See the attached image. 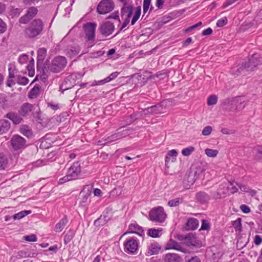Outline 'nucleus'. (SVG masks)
Instances as JSON below:
<instances>
[{"instance_id":"obj_1","label":"nucleus","mask_w":262,"mask_h":262,"mask_svg":"<svg viewBox=\"0 0 262 262\" xmlns=\"http://www.w3.org/2000/svg\"><path fill=\"white\" fill-rule=\"evenodd\" d=\"M262 64V57L257 53L253 54L247 62H243L238 68H233L231 71L233 75H238L242 71H253L258 65Z\"/></svg>"},{"instance_id":"obj_2","label":"nucleus","mask_w":262,"mask_h":262,"mask_svg":"<svg viewBox=\"0 0 262 262\" xmlns=\"http://www.w3.org/2000/svg\"><path fill=\"white\" fill-rule=\"evenodd\" d=\"M43 29V24L41 19H33L24 32L25 37L28 39H34L41 35Z\"/></svg>"},{"instance_id":"obj_3","label":"nucleus","mask_w":262,"mask_h":262,"mask_svg":"<svg viewBox=\"0 0 262 262\" xmlns=\"http://www.w3.org/2000/svg\"><path fill=\"white\" fill-rule=\"evenodd\" d=\"M48 62H49L48 60ZM67 63V60L66 57L61 56H57L53 59L50 66H48L47 61H46L43 66L41 67L42 73L44 74L45 70H49L53 73H58L65 68Z\"/></svg>"},{"instance_id":"obj_4","label":"nucleus","mask_w":262,"mask_h":262,"mask_svg":"<svg viewBox=\"0 0 262 262\" xmlns=\"http://www.w3.org/2000/svg\"><path fill=\"white\" fill-rule=\"evenodd\" d=\"M149 219L155 222L163 223L166 217V214L164 212V208L161 206H158L152 208L149 212Z\"/></svg>"},{"instance_id":"obj_5","label":"nucleus","mask_w":262,"mask_h":262,"mask_svg":"<svg viewBox=\"0 0 262 262\" xmlns=\"http://www.w3.org/2000/svg\"><path fill=\"white\" fill-rule=\"evenodd\" d=\"M122 129V127L119 128L117 132L114 133L112 135L108 136L107 138H106L104 141L105 142L103 143L102 141H99L98 142L100 145H104L106 143H110L113 142H114L117 140L121 139L122 138H124L129 135V129Z\"/></svg>"},{"instance_id":"obj_6","label":"nucleus","mask_w":262,"mask_h":262,"mask_svg":"<svg viewBox=\"0 0 262 262\" xmlns=\"http://www.w3.org/2000/svg\"><path fill=\"white\" fill-rule=\"evenodd\" d=\"M124 247L125 252L127 253L136 254L139 248V242L135 237L129 238L124 242Z\"/></svg>"},{"instance_id":"obj_7","label":"nucleus","mask_w":262,"mask_h":262,"mask_svg":"<svg viewBox=\"0 0 262 262\" xmlns=\"http://www.w3.org/2000/svg\"><path fill=\"white\" fill-rule=\"evenodd\" d=\"M114 6V3L112 0H102L98 4L97 10L98 13L104 14L112 11Z\"/></svg>"},{"instance_id":"obj_8","label":"nucleus","mask_w":262,"mask_h":262,"mask_svg":"<svg viewBox=\"0 0 262 262\" xmlns=\"http://www.w3.org/2000/svg\"><path fill=\"white\" fill-rule=\"evenodd\" d=\"M26 140L18 135L12 136L10 140V144L14 150H22L26 147Z\"/></svg>"},{"instance_id":"obj_9","label":"nucleus","mask_w":262,"mask_h":262,"mask_svg":"<svg viewBox=\"0 0 262 262\" xmlns=\"http://www.w3.org/2000/svg\"><path fill=\"white\" fill-rule=\"evenodd\" d=\"M38 11L37 8L31 7L26 11V13L19 19V23L21 24H27L37 15Z\"/></svg>"},{"instance_id":"obj_10","label":"nucleus","mask_w":262,"mask_h":262,"mask_svg":"<svg viewBox=\"0 0 262 262\" xmlns=\"http://www.w3.org/2000/svg\"><path fill=\"white\" fill-rule=\"evenodd\" d=\"M172 101L171 99H166L157 105L151 106V107L154 114L164 113L165 110L172 106Z\"/></svg>"},{"instance_id":"obj_11","label":"nucleus","mask_w":262,"mask_h":262,"mask_svg":"<svg viewBox=\"0 0 262 262\" xmlns=\"http://www.w3.org/2000/svg\"><path fill=\"white\" fill-rule=\"evenodd\" d=\"M96 25L93 23H88L84 25L85 38L88 41L93 40L95 38V32Z\"/></svg>"},{"instance_id":"obj_12","label":"nucleus","mask_w":262,"mask_h":262,"mask_svg":"<svg viewBox=\"0 0 262 262\" xmlns=\"http://www.w3.org/2000/svg\"><path fill=\"white\" fill-rule=\"evenodd\" d=\"M115 29L113 23L106 21L102 24L99 28L101 34L104 36L111 35Z\"/></svg>"},{"instance_id":"obj_13","label":"nucleus","mask_w":262,"mask_h":262,"mask_svg":"<svg viewBox=\"0 0 262 262\" xmlns=\"http://www.w3.org/2000/svg\"><path fill=\"white\" fill-rule=\"evenodd\" d=\"M81 171L80 163L77 161L74 163L69 168L68 174L71 177L72 180H75L81 173Z\"/></svg>"},{"instance_id":"obj_14","label":"nucleus","mask_w":262,"mask_h":262,"mask_svg":"<svg viewBox=\"0 0 262 262\" xmlns=\"http://www.w3.org/2000/svg\"><path fill=\"white\" fill-rule=\"evenodd\" d=\"M127 233L136 234L141 237L144 236L145 235L143 228L136 223H132L129 225L128 230L125 234Z\"/></svg>"},{"instance_id":"obj_15","label":"nucleus","mask_w":262,"mask_h":262,"mask_svg":"<svg viewBox=\"0 0 262 262\" xmlns=\"http://www.w3.org/2000/svg\"><path fill=\"white\" fill-rule=\"evenodd\" d=\"M226 190L227 189L225 185H220L219 188L216 191L211 192L213 199L215 200H219L222 198H224L226 194Z\"/></svg>"},{"instance_id":"obj_16","label":"nucleus","mask_w":262,"mask_h":262,"mask_svg":"<svg viewBox=\"0 0 262 262\" xmlns=\"http://www.w3.org/2000/svg\"><path fill=\"white\" fill-rule=\"evenodd\" d=\"M166 250L174 249L178 251L186 253V250L181 247L177 242L172 239H170L166 244L165 248Z\"/></svg>"},{"instance_id":"obj_17","label":"nucleus","mask_w":262,"mask_h":262,"mask_svg":"<svg viewBox=\"0 0 262 262\" xmlns=\"http://www.w3.org/2000/svg\"><path fill=\"white\" fill-rule=\"evenodd\" d=\"M195 200L198 202L204 204L210 200V196L204 191H199L195 194Z\"/></svg>"},{"instance_id":"obj_18","label":"nucleus","mask_w":262,"mask_h":262,"mask_svg":"<svg viewBox=\"0 0 262 262\" xmlns=\"http://www.w3.org/2000/svg\"><path fill=\"white\" fill-rule=\"evenodd\" d=\"M229 104L231 105V107L230 108L226 107V109L232 112L240 111L243 109L245 106L243 104L242 102H239L237 99H234L230 101L229 102Z\"/></svg>"},{"instance_id":"obj_19","label":"nucleus","mask_w":262,"mask_h":262,"mask_svg":"<svg viewBox=\"0 0 262 262\" xmlns=\"http://www.w3.org/2000/svg\"><path fill=\"white\" fill-rule=\"evenodd\" d=\"M33 108V105L29 103H24L18 111L19 114L23 117L29 115Z\"/></svg>"},{"instance_id":"obj_20","label":"nucleus","mask_w":262,"mask_h":262,"mask_svg":"<svg viewBox=\"0 0 262 262\" xmlns=\"http://www.w3.org/2000/svg\"><path fill=\"white\" fill-rule=\"evenodd\" d=\"M47 50L44 48H40L37 52V69L39 70L41 67L45 57L46 55Z\"/></svg>"},{"instance_id":"obj_21","label":"nucleus","mask_w":262,"mask_h":262,"mask_svg":"<svg viewBox=\"0 0 262 262\" xmlns=\"http://www.w3.org/2000/svg\"><path fill=\"white\" fill-rule=\"evenodd\" d=\"M21 115L18 113L15 112H10L7 113L5 117L11 120L14 124H18L23 121V119Z\"/></svg>"},{"instance_id":"obj_22","label":"nucleus","mask_w":262,"mask_h":262,"mask_svg":"<svg viewBox=\"0 0 262 262\" xmlns=\"http://www.w3.org/2000/svg\"><path fill=\"white\" fill-rule=\"evenodd\" d=\"M161 249V247L160 245L156 242L151 243L148 247L147 251V255H152L159 253L160 250Z\"/></svg>"},{"instance_id":"obj_23","label":"nucleus","mask_w":262,"mask_h":262,"mask_svg":"<svg viewBox=\"0 0 262 262\" xmlns=\"http://www.w3.org/2000/svg\"><path fill=\"white\" fill-rule=\"evenodd\" d=\"M82 76V75H81V74L80 73H73L69 77H68V78H67V79H66L64 81V82H63V83L62 84L61 86V88H63V91H66V90H69L71 88H72V86H73V85H71L70 86H66V84L67 83V81H69V78H70L71 79H72L73 80H75V79H77V78H80Z\"/></svg>"},{"instance_id":"obj_24","label":"nucleus","mask_w":262,"mask_h":262,"mask_svg":"<svg viewBox=\"0 0 262 262\" xmlns=\"http://www.w3.org/2000/svg\"><path fill=\"white\" fill-rule=\"evenodd\" d=\"M181 260L180 256L175 253H167L165 255V262H179Z\"/></svg>"},{"instance_id":"obj_25","label":"nucleus","mask_w":262,"mask_h":262,"mask_svg":"<svg viewBox=\"0 0 262 262\" xmlns=\"http://www.w3.org/2000/svg\"><path fill=\"white\" fill-rule=\"evenodd\" d=\"M68 217L67 215H64V217L61 219L59 222L56 224L55 227V230L56 232H61L65 227L66 225L68 223Z\"/></svg>"},{"instance_id":"obj_26","label":"nucleus","mask_w":262,"mask_h":262,"mask_svg":"<svg viewBox=\"0 0 262 262\" xmlns=\"http://www.w3.org/2000/svg\"><path fill=\"white\" fill-rule=\"evenodd\" d=\"M80 52V49L78 47H69L66 49L67 55L70 58H73L77 55Z\"/></svg>"},{"instance_id":"obj_27","label":"nucleus","mask_w":262,"mask_h":262,"mask_svg":"<svg viewBox=\"0 0 262 262\" xmlns=\"http://www.w3.org/2000/svg\"><path fill=\"white\" fill-rule=\"evenodd\" d=\"M10 123L5 119L0 120V134L7 132L10 127Z\"/></svg>"},{"instance_id":"obj_28","label":"nucleus","mask_w":262,"mask_h":262,"mask_svg":"<svg viewBox=\"0 0 262 262\" xmlns=\"http://www.w3.org/2000/svg\"><path fill=\"white\" fill-rule=\"evenodd\" d=\"M199 224V221L194 218L189 219L186 223V229L187 230H195Z\"/></svg>"},{"instance_id":"obj_29","label":"nucleus","mask_w":262,"mask_h":262,"mask_svg":"<svg viewBox=\"0 0 262 262\" xmlns=\"http://www.w3.org/2000/svg\"><path fill=\"white\" fill-rule=\"evenodd\" d=\"M178 154V152L175 149H171L169 150L165 157V161L166 164L168 163L170 160L172 162H174L176 160V157H177Z\"/></svg>"},{"instance_id":"obj_30","label":"nucleus","mask_w":262,"mask_h":262,"mask_svg":"<svg viewBox=\"0 0 262 262\" xmlns=\"http://www.w3.org/2000/svg\"><path fill=\"white\" fill-rule=\"evenodd\" d=\"M80 194L82 196L81 201L80 202V205L83 207L88 205L90 203V201H89L88 199L91 194V192L89 191L85 192L83 190L80 192Z\"/></svg>"},{"instance_id":"obj_31","label":"nucleus","mask_w":262,"mask_h":262,"mask_svg":"<svg viewBox=\"0 0 262 262\" xmlns=\"http://www.w3.org/2000/svg\"><path fill=\"white\" fill-rule=\"evenodd\" d=\"M19 132L24 136L28 138H31L33 136V133L31 129L26 125L21 126L19 129Z\"/></svg>"},{"instance_id":"obj_32","label":"nucleus","mask_w":262,"mask_h":262,"mask_svg":"<svg viewBox=\"0 0 262 262\" xmlns=\"http://www.w3.org/2000/svg\"><path fill=\"white\" fill-rule=\"evenodd\" d=\"M162 230V229L161 228L158 229L150 228L148 230L147 234L148 236L153 238L160 237L161 236L160 232Z\"/></svg>"},{"instance_id":"obj_33","label":"nucleus","mask_w":262,"mask_h":262,"mask_svg":"<svg viewBox=\"0 0 262 262\" xmlns=\"http://www.w3.org/2000/svg\"><path fill=\"white\" fill-rule=\"evenodd\" d=\"M40 86L35 84L29 93V97L31 99L36 98L40 94Z\"/></svg>"},{"instance_id":"obj_34","label":"nucleus","mask_w":262,"mask_h":262,"mask_svg":"<svg viewBox=\"0 0 262 262\" xmlns=\"http://www.w3.org/2000/svg\"><path fill=\"white\" fill-rule=\"evenodd\" d=\"M204 169L201 167H198L196 166L192 167L190 169V172L197 179L202 174Z\"/></svg>"},{"instance_id":"obj_35","label":"nucleus","mask_w":262,"mask_h":262,"mask_svg":"<svg viewBox=\"0 0 262 262\" xmlns=\"http://www.w3.org/2000/svg\"><path fill=\"white\" fill-rule=\"evenodd\" d=\"M8 159L3 153H0V170H4L7 167Z\"/></svg>"},{"instance_id":"obj_36","label":"nucleus","mask_w":262,"mask_h":262,"mask_svg":"<svg viewBox=\"0 0 262 262\" xmlns=\"http://www.w3.org/2000/svg\"><path fill=\"white\" fill-rule=\"evenodd\" d=\"M108 221V219L106 215H101L98 219L94 221V225L97 227L103 226Z\"/></svg>"},{"instance_id":"obj_37","label":"nucleus","mask_w":262,"mask_h":262,"mask_svg":"<svg viewBox=\"0 0 262 262\" xmlns=\"http://www.w3.org/2000/svg\"><path fill=\"white\" fill-rule=\"evenodd\" d=\"M31 210H23L18 212L17 213L15 214L12 216V218L14 220H20L26 215L30 214L31 213Z\"/></svg>"},{"instance_id":"obj_38","label":"nucleus","mask_w":262,"mask_h":262,"mask_svg":"<svg viewBox=\"0 0 262 262\" xmlns=\"http://www.w3.org/2000/svg\"><path fill=\"white\" fill-rule=\"evenodd\" d=\"M241 222L242 219L240 217L237 218L235 221H232V225L236 231H238L239 232L242 231V226Z\"/></svg>"},{"instance_id":"obj_39","label":"nucleus","mask_w":262,"mask_h":262,"mask_svg":"<svg viewBox=\"0 0 262 262\" xmlns=\"http://www.w3.org/2000/svg\"><path fill=\"white\" fill-rule=\"evenodd\" d=\"M185 240L188 241L190 245L196 247L198 246V242L196 238L193 234H189L186 236L185 238Z\"/></svg>"},{"instance_id":"obj_40","label":"nucleus","mask_w":262,"mask_h":262,"mask_svg":"<svg viewBox=\"0 0 262 262\" xmlns=\"http://www.w3.org/2000/svg\"><path fill=\"white\" fill-rule=\"evenodd\" d=\"M16 82L20 85H27L29 81V80L28 78L21 76V75H18L16 77Z\"/></svg>"},{"instance_id":"obj_41","label":"nucleus","mask_w":262,"mask_h":262,"mask_svg":"<svg viewBox=\"0 0 262 262\" xmlns=\"http://www.w3.org/2000/svg\"><path fill=\"white\" fill-rule=\"evenodd\" d=\"M141 6L137 7L136 8L135 14L131 20V25H134L136 23V22L138 20V19L139 18L140 15H141Z\"/></svg>"},{"instance_id":"obj_42","label":"nucleus","mask_w":262,"mask_h":262,"mask_svg":"<svg viewBox=\"0 0 262 262\" xmlns=\"http://www.w3.org/2000/svg\"><path fill=\"white\" fill-rule=\"evenodd\" d=\"M185 262H201V260L197 256H192L190 254L185 256Z\"/></svg>"},{"instance_id":"obj_43","label":"nucleus","mask_w":262,"mask_h":262,"mask_svg":"<svg viewBox=\"0 0 262 262\" xmlns=\"http://www.w3.org/2000/svg\"><path fill=\"white\" fill-rule=\"evenodd\" d=\"M205 152L207 156L213 158L215 157L217 155L219 151L217 150H215L210 148H206L205 150Z\"/></svg>"},{"instance_id":"obj_44","label":"nucleus","mask_w":262,"mask_h":262,"mask_svg":"<svg viewBox=\"0 0 262 262\" xmlns=\"http://www.w3.org/2000/svg\"><path fill=\"white\" fill-rule=\"evenodd\" d=\"M217 102V97L215 95L210 96L208 98L207 104L208 105H213L216 104Z\"/></svg>"},{"instance_id":"obj_45","label":"nucleus","mask_w":262,"mask_h":262,"mask_svg":"<svg viewBox=\"0 0 262 262\" xmlns=\"http://www.w3.org/2000/svg\"><path fill=\"white\" fill-rule=\"evenodd\" d=\"M195 150V148L193 146H190L187 148H185L182 150V154L184 156H190L192 152H193Z\"/></svg>"},{"instance_id":"obj_46","label":"nucleus","mask_w":262,"mask_h":262,"mask_svg":"<svg viewBox=\"0 0 262 262\" xmlns=\"http://www.w3.org/2000/svg\"><path fill=\"white\" fill-rule=\"evenodd\" d=\"M182 202V199L180 198H176L168 201V205L170 207H174L178 206Z\"/></svg>"},{"instance_id":"obj_47","label":"nucleus","mask_w":262,"mask_h":262,"mask_svg":"<svg viewBox=\"0 0 262 262\" xmlns=\"http://www.w3.org/2000/svg\"><path fill=\"white\" fill-rule=\"evenodd\" d=\"M151 0H143V11L144 14H145L148 10L150 6L151 5Z\"/></svg>"},{"instance_id":"obj_48","label":"nucleus","mask_w":262,"mask_h":262,"mask_svg":"<svg viewBox=\"0 0 262 262\" xmlns=\"http://www.w3.org/2000/svg\"><path fill=\"white\" fill-rule=\"evenodd\" d=\"M138 118V114L135 113L130 115L127 119V123L131 124Z\"/></svg>"},{"instance_id":"obj_49","label":"nucleus","mask_w":262,"mask_h":262,"mask_svg":"<svg viewBox=\"0 0 262 262\" xmlns=\"http://www.w3.org/2000/svg\"><path fill=\"white\" fill-rule=\"evenodd\" d=\"M227 18L226 17L219 19L216 23V26L218 27H222L227 24Z\"/></svg>"},{"instance_id":"obj_50","label":"nucleus","mask_w":262,"mask_h":262,"mask_svg":"<svg viewBox=\"0 0 262 262\" xmlns=\"http://www.w3.org/2000/svg\"><path fill=\"white\" fill-rule=\"evenodd\" d=\"M130 5V4H127L126 3H124L123 7H122L121 10V14L122 16L127 13L128 11L129 10Z\"/></svg>"},{"instance_id":"obj_51","label":"nucleus","mask_w":262,"mask_h":262,"mask_svg":"<svg viewBox=\"0 0 262 262\" xmlns=\"http://www.w3.org/2000/svg\"><path fill=\"white\" fill-rule=\"evenodd\" d=\"M202 24V22L201 21H200L199 23H198L197 24L194 25H192L189 27H188L187 28H186L184 32L185 33H188L191 31H192L193 30H194V29L198 28V27L201 26Z\"/></svg>"},{"instance_id":"obj_52","label":"nucleus","mask_w":262,"mask_h":262,"mask_svg":"<svg viewBox=\"0 0 262 262\" xmlns=\"http://www.w3.org/2000/svg\"><path fill=\"white\" fill-rule=\"evenodd\" d=\"M212 130V128L210 126H207L205 127L202 132V134L204 136L209 135Z\"/></svg>"},{"instance_id":"obj_53","label":"nucleus","mask_w":262,"mask_h":262,"mask_svg":"<svg viewBox=\"0 0 262 262\" xmlns=\"http://www.w3.org/2000/svg\"><path fill=\"white\" fill-rule=\"evenodd\" d=\"M25 240L28 242H36L37 239L36 236L35 234H30L24 236Z\"/></svg>"},{"instance_id":"obj_54","label":"nucleus","mask_w":262,"mask_h":262,"mask_svg":"<svg viewBox=\"0 0 262 262\" xmlns=\"http://www.w3.org/2000/svg\"><path fill=\"white\" fill-rule=\"evenodd\" d=\"M210 229V225L209 223L205 220H203L200 230H209Z\"/></svg>"},{"instance_id":"obj_55","label":"nucleus","mask_w":262,"mask_h":262,"mask_svg":"<svg viewBox=\"0 0 262 262\" xmlns=\"http://www.w3.org/2000/svg\"><path fill=\"white\" fill-rule=\"evenodd\" d=\"M119 74L120 73L118 72H115L111 73L108 77L105 78L107 82L114 80L119 75Z\"/></svg>"},{"instance_id":"obj_56","label":"nucleus","mask_w":262,"mask_h":262,"mask_svg":"<svg viewBox=\"0 0 262 262\" xmlns=\"http://www.w3.org/2000/svg\"><path fill=\"white\" fill-rule=\"evenodd\" d=\"M73 180L71 177L67 174L66 176L63 177V178H60L58 181L59 184H62L66 182Z\"/></svg>"},{"instance_id":"obj_57","label":"nucleus","mask_w":262,"mask_h":262,"mask_svg":"<svg viewBox=\"0 0 262 262\" xmlns=\"http://www.w3.org/2000/svg\"><path fill=\"white\" fill-rule=\"evenodd\" d=\"M28 59V56L25 54H22L20 55L18 57V62L23 64L27 62Z\"/></svg>"},{"instance_id":"obj_58","label":"nucleus","mask_w":262,"mask_h":262,"mask_svg":"<svg viewBox=\"0 0 262 262\" xmlns=\"http://www.w3.org/2000/svg\"><path fill=\"white\" fill-rule=\"evenodd\" d=\"M73 238V235L72 233H67L65 235L64 237V243L67 245L69 243Z\"/></svg>"},{"instance_id":"obj_59","label":"nucleus","mask_w":262,"mask_h":262,"mask_svg":"<svg viewBox=\"0 0 262 262\" xmlns=\"http://www.w3.org/2000/svg\"><path fill=\"white\" fill-rule=\"evenodd\" d=\"M106 83H107V81L106 79V78H104V79L101 80H94L92 83V86H96V85H103Z\"/></svg>"},{"instance_id":"obj_60","label":"nucleus","mask_w":262,"mask_h":262,"mask_svg":"<svg viewBox=\"0 0 262 262\" xmlns=\"http://www.w3.org/2000/svg\"><path fill=\"white\" fill-rule=\"evenodd\" d=\"M150 114H154L151 106L143 110L141 115L146 116Z\"/></svg>"},{"instance_id":"obj_61","label":"nucleus","mask_w":262,"mask_h":262,"mask_svg":"<svg viewBox=\"0 0 262 262\" xmlns=\"http://www.w3.org/2000/svg\"><path fill=\"white\" fill-rule=\"evenodd\" d=\"M196 180V179L194 177V176L189 171V172L188 174V176H187V181H188V183H189L190 185H192L194 183Z\"/></svg>"},{"instance_id":"obj_62","label":"nucleus","mask_w":262,"mask_h":262,"mask_svg":"<svg viewBox=\"0 0 262 262\" xmlns=\"http://www.w3.org/2000/svg\"><path fill=\"white\" fill-rule=\"evenodd\" d=\"M107 18L118 19L119 20V23H121V21H120V20L119 19V17L118 11H116L115 12L112 13L111 15H110L108 16Z\"/></svg>"},{"instance_id":"obj_63","label":"nucleus","mask_w":262,"mask_h":262,"mask_svg":"<svg viewBox=\"0 0 262 262\" xmlns=\"http://www.w3.org/2000/svg\"><path fill=\"white\" fill-rule=\"evenodd\" d=\"M27 256H28L27 252H26L25 251H23V250L19 251L17 253V255H16V257L17 258H23V257H27Z\"/></svg>"},{"instance_id":"obj_64","label":"nucleus","mask_w":262,"mask_h":262,"mask_svg":"<svg viewBox=\"0 0 262 262\" xmlns=\"http://www.w3.org/2000/svg\"><path fill=\"white\" fill-rule=\"evenodd\" d=\"M254 243L257 246L259 245L262 243L261 237L258 235H255L254 238Z\"/></svg>"}]
</instances>
